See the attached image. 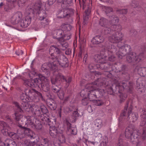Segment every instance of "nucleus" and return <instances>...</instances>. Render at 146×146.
<instances>
[{"label": "nucleus", "instance_id": "5", "mask_svg": "<svg viewBox=\"0 0 146 146\" xmlns=\"http://www.w3.org/2000/svg\"><path fill=\"white\" fill-rule=\"evenodd\" d=\"M140 133L134 130L133 127H128L125 130V137L129 139L133 144H136V146H139V135Z\"/></svg>", "mask_w": 146, "mask_h": 146}, {"label": "nucleus", "instance_id": "57", "mask_svg": "<svg viewBox=\"0 0 146 146\" xmlns=\"http://www.w3.org/2000/svg\"><path fill=\"white\" fill-rule=\"evenodd\" d=\"M143 68L141 67H140L138 66H137L135 69V71H137L138 73L141 76H142L141 74V71L142 70Z\"/></svg>", "mask_w": 146, "mask_h": 146}, {"label": "nucleus", "instance_id": "55", "mask_svg": "<svg viewBox=\"0 0 146 146\" xmlns=\"http://www.w3.org/2000/svg\"><path fill=\"white\" fill-rule=\"evenodd\" d=\"M108 142V141L107 140H104L100 143L99 146H106Z\"/></svg>", "mask_w": 146, "mask_h": 146}, {"label": "nucleus", "instance_id": "6", "mask_svg": "<svg viewBox=\"0 0 146 146\" xmlns=\"http://www.w3.org/2000/svg\"><path fill=\"white\" fill-rule=\"evenodd\" d=\"M72 78L70 77H65L61 73H58L54 77L51 78V81L52 84L59 85L61 81L63 82H65L66 87L67 88L72 80Z\"/></svg>", "mask_w": 146, "mask_h": 146}, {"label": "nucleus", "instance_id": "29", "mask_svg": "<svg viewBox=\"0 0 146 146\" xmlns=\"http://www.w3.org/2000/svg\"><path fill=\"white\" fill-rule=\"evenodd\" d=\"M57 38L58 39L60 42L61 41V40L63 36V34L65 33L62 29H58L56 31Z\"/></svg>", "mask_w": 146, "mask_h": 146}, {"label": "nucleus", "instance_id": "16", "mask_svg": "<svg viewBox=\"0 0 146 146\" xmlns=\"http://www.w3.org/2000/svg\"><path fill=\"white\" fill-rule=\"evenodd\" d=\"M42 1L39 0L36 1L34 4L33 7V9L31 8L27 9L26 13L28 14L33 15L35 12H38L42 9Z\"/></svg>", "mask_w": 146, "mask_h": 146}, {"label": "nucleus", "instance_id": "14", "mask_svg": "<svg viewBox=\"0 0 146 146\" xmlns=\"http://www.w3.org/2000/svg\"><path fill=\"white\" fill-rule=\"evenodd\" d=\"M128 103H127L126 105L125 106L123 113H121L119 117L120 119H122L124 116H125L127 114V109L128 107ZM132 107L131 106L129 109L127 115H128L129 119H130L132 122H134L137 119L138 117V114L136 113H133L131 114V117L130 115L131 113V110Z\"/></svg>", "mask_w": 146, "mask_h": 146}, {"label": "nucleus", "instance_id": "63", "mask_svg": "<svg viewBox=\"0 0 146 146\" xmlns=\"http://www.w3.org/2000/svg\"><path fill=\"white\" fill-rule=\"evenodd\" d=\"M88 110L90 113L92 111V109L91 106H89L88 107Z\"/></svg>", "mask_w": 146, "mask_h": 146}, {"label": "nucleus", "instance_id": "19", "mask_svg": "<svg viewBox=\"0 0 146 146\" xmlns=\"http://www.w3.org/2000/svg\"><path fill=\"white\" fill-rule=\"evenodd\" d=\"M63 35V36L60 43L63 48L62 49L64 50L68 47L67 43L64 42V41L70 39L71 38V35L69 32L64 33Z\"/></svg>", "mask_w": 146, "mask_h": 146}, {"label": "nucleus", "instance_id": "18", "mask_svg": "<svg viewBox=\"0 0 146 146\" xmlns=\"http://www.w3.org/2000/svg\"><path fill=\"white\" fill-rule=\"evenodd\" d=\"M26 16L25 18L21 21L20 25L23 28H25L27 27L30 24L31 21L32 15L28 14L26 11Z\"/></svg>", "mask_w": 146, "mask_h": 146}, {"label": "nucleus", "instance_id": "31", "mask_svg": "<svg viewBox=\"0 0 146 146\" xmlns=\"http://www.w3.org/2000/svg\"><path fill=\"white\" fill-rule=\"evenodd\" d=\"M72 0H57V1L59 3H62V6L63 7H66L69 4L72 2Z\"/></svg>", "mask_w": 146, "mask_h": 146}, {"label": "nucleus", "instance_id": "53", "mask_svg": "<svg viewBox=\"0 0 146 146\" xmlns=\"http://www.w3.org/2000/svg\"><path fill=\"white\" fill-rule=\"evenodd\" d=\"M24 143L27 146H32L33 143L30 142L29 140H26L24 141Z\"/></svg>", "mask_w": 146, "mask_h": 146}, {"label": "nucleus", "instance_id": "24", "mask_svg": "<svg viewBox=\"0 0 146 146\" xmlns=\"http://www.w3.org/2000/svg\"><path fill=\"white\" fill-rule=\"evenodd\" d=\"M38 78H35L33 80V84L35 86L34 87H38L40 88V86L42 84L44 80H42V77H44L41 74H40L38 76Z\"/></svg>", "mask_w": 146, "mask_h": 146}, {"label": "nucleus", "instance_id": "4", "mask_svg": "<svg viewBox=\"0 0 146 146\" xmlns=\"http://www.w3.org/2000/svg\"><path fill=\"white\" fill-rule=\"evenodd\" d=\"M24 119L25 121L24 126L23 125L24 123H21V122H19V123L18 125V126L20 128L19 129L20 130V132L21 134H25V135H27L31 139H34L36 137L35 134L30 129L27 128L28 127H31L34 125L35 120L34 117L29 115L25 116Z\"/></svg>", "mask_w": 146, "mask_h": 146}, {"label": "nucleus", "instance_id": "7", "mask_svg": "<svg viewBox=\"0 0 146 146\" xmlns=\"http://www.w3.org/2000/svg\"><path fill=\"white\" fill-rule=\"evenodd\" d=\"M44 115L41 117V119L43 121L44 124H48L50 126L49 133L50 136L53 138H55L57 134V128L54 126H52V122L51 121L49 117H47Z\"/></svg>", "mask_w": 146, "mask_h": 146}, {"label": "nucleus", "instance_id": "21", "mask_svg": "<svg viewBox=\"0 0 146 146\" xmlns=\"http://www.w3.org/2000/svg\"><path fill=\"white\" fill-rule=\"evenodd\" d=\"M42 80H44V81L41 84L40 88L44 92H47L49 91L50 89L49 80L45 77H42Z\"/></svg>", "mask_w": 146, "mask_h": 146}, {"label": "nucleus", "instance_id": "39", "mask_svg": "<svg viewBox=\"0 0 146 146\" xmlns=\"http://www.w3.org/2000/svg\"><path fill=\"white\" fill-rule=\"evenodd\" d=\"M104 33L106 34H112V35L113 34V32L112 30H111L110 28L107 27H104Z\"/></svg>", "mask_w": 146, "mask_h": 146}, {"label": "nucleus", "instance_id": "36", "mask_svg": "<svg viewBox=\"0 0 146 146\" xmlns=\"http://www.w3.org/2000/svg\"><path fill=\"white\" fill-rule=\"evenodd\" d=\"M24 81V84L26 86L31 88H34L35 86L33 84V82H31L32 81L31 80H25Z\"/></svg>", "mask_w": 146, "mask_h": 146}, {"label": "nucleus", "instance_id": "51", "mask_svg": "<svg viewBox=\"0 0 146 146\" xmlns=\"http://www.w3.org/2000/svg\"><path fill=\"white\" fill-rule=\"evenodd\" d=\"M95 104L97 106H100L102 105L103 103L102 101L100 100H96L94 102Z\"/></svg>", "mask_w": 146, "mask_h": 146}, {"label": "nucleus", "instance_id": "3", "mask_svg": "<svg viewBox=\"0 0 146 146\" xmlns=\"http://www.w3.org/2000/svg\"><path fill=\"white\" fill-rule=\"evenodd\" d=\"M113 26V33L108 38L109 40L112 43L118 42L117 47L119 48V51H117L116 54L120 58H122L123 56L126 54L127 51L130 50V46L127 44L121 43L120 41L122 40L123 35L120 32L121 30V26L119 24L112 25Z\"/></svg>", "mask_w": 146, "mask_h": 146}, {"label": "nucleus", "instance_id": "26", "mask_svg": "<svg viewBox=\"0 0 146 146\" xmlns=\"http://www.w3.org/2000/svg\"><path fill=\"white\" fill-rule=\"evenodd\" d=\"M104 40V39L103 36L98 35L94 37L91 41L94 44H98L102 42Z\"/></svg>", "mask_w": 146, "mask_h": 146}, {"label": "nucleus", "instance_id": "28", "mask_svg": "<svg viewBox=\"0 0 146 146\" xmlns=\"http://www.w3.org/2000/svg\"><path fill=\"white\" fill-rule=\"evenodd\" d=\"M141 117V120L140 123V125L143 126L146 124V109L142 110Z\"/></svg>", "mask_w": 146, "mask_h": 146}, {"label": "nucleus", "instance_id": "58", "mask_svg": "<svg viewBox=\"0 0 146 146\" xmlns=\"http://www.w3.org/2000/svg\"><path fill=\"white\" fill-rule=\"evenodd\" d=\"M23 53V51L22 50H18L17 51H16L15 52V53L18 56L22 55Z\"/></svg>", "mask_w": 146, "mask_h": 146}, {"label": "nucleus", "instance_id": "23", "mask_svg": "<svg viewBox=\"0 0 146 146\" xmlns=\"http://www.w3.org/2000/svg\"><path fill=\"white\" fill-rule=\"evenodd\" d=\"M26 0H20L17 1V0H15L14 2L13 1H11L12 2L13 4V6H9V5L6 6L5 7V9L7 8L8 9H10L12 8L13 7H14L17 4L19 5V7L23 6L25 4Z\"/></svg>", "mask_w": 146, "mask_h": 146}, {"label": "nucleus", "instance_id": "37", "mask_svg": "<svg viewBox=\"0 0 146 146\" xmlns=\"http://www.w3.org/2000/svg\"><path fill=\"white\" fill-rule=\"evenodd\" d=\"M40 146H48V140L47 138L42 139L41 140Z\"/></svg>", "mask_w": 146, "mask_h": 146}, {"label": "nucleus", "instance_id": "59", "mask_svg": "<svg viewBox=\"0 0 146 146\" xmlns=\"http://www.w3.org/2000/svg\"><path fill=\"white\" fill-rule=\"evenodd\" d=\"M35 73L34 72H30L29 74V77L31 79H32L35 76Z\"/></svg>", "mask_w": 146, "mask_h": 146}, {"label": "nucleus", "instance_id": "30", "mask_svg": "<svg viewBox=\"0 0 146 146\" xmlns=\"http://www.w3.org/2000/svg\"><path fill=\"white\" fill-rule=\"evenodd\" d=\"M119 19L118 17L114 15H112L110 17V22L112 25L117 24L119 22Z\"/></svg>", "mask_w": 146, "mask_h": 146}, {"label": "nucleus", "instance_id": "54", "mask_svg": "<svg viewBox=\"0 0 146 146\" xmlns=\"http://www.w3.org/2000/svg\"><path fill=\"white\" fill-rule=\"evenodd\" d=\"M82 103L84 106L86 105L88 103V100L87 98L83 99L82 100Z\"/></svg>", "mask_w": 146, "mask_h": 146}, {"label": "nucleus", "instance_id": "33", "mask_svg": "<svg viewBox=\"0 0 146 146\" xmlns=\"http://www.w3.org/2000/svg\"><path fill=\"white\" fill-rule=\"evenodd\" d=\"M61 28L65 33H66L71 30L72 26L69 24H64L61 25Z\"/></svg>", "mask_w": 146, "mask_h": 146}, {"label": "nucleus", "instance_id": "22", "mask_svg": "<svg viewBox=\"0 0 146 146\" xmlns=\"http://www.w3.org/2000/svg\"><path fill=\"white\" fill-rule=\"evenodd\" d=\"M106 56H102L100 60V62L101 64H100V67L102 69L107 70L109 69L111 66V65L106 63L107 61L105 59H107Z\"/></svg>", "mask_w": 146, "mask_h": 146}, {"label": "nucleus", "instance_id": "62", "mask_svg": "<svg viewBox=\"0 0 146 146\" xmlns=\"http://www.w3.org/2000/svg\"><path fill=\"white\" fill-rule=\"evenodd\" d=\"M62 108H60L59 109V110H58V114L59 115V117L61 118L62 117Z\"/></svg>", "mask_w": 146, "mask_h": 146}, {"label": "nucleus", "instance_id": "15", "mask_svg": "<svg viewBox=\"0 0 146 146\" xmlns=\"http://www.w3.org/2000/svg\"><path fill=\"white\" fill-rule=\"evenodd\" d=\"M126 59L129 63H131L134 61L138 62L144 59V54L143 53H141L138 55H137L135 53L130 54L127 56Z\"/></svg>", "mask_w": 146, "mask_h": 146}, {"label": "nucleus", "instance_id": "49", "mask_svg": "<svg viewBox=\"0 0 146 146\" xmlns=\"http://www.w3.org/2000/svg\"><path fill=\"white\" fill-rule=\"evenodd\" d=\"M142 137L143 140L146 138V127H144L143 129V132L142 134Z\"/></svg>", "mask_w": 146, "mask_h": 146}, {"label": "nucleus", "instance_id": "46", "mask_svg": "<svg viewBox=\"0 0 146 146\" xmlns=\"http://www.w3.org/2000/svg\"><path fill=\"white\" fill-rule=\"evenodd\" d=\"M41 25L44 27H46L49 24V22L48 20L46 19L45 20H43L41 22Z\"/></svg>", "mask_w": 146, "mask_h": 146}, {"label": "nucleus", "instance_id": "10", "mask_svg": "<svg viewBox=\"0 0 146 146\" xmlns=\"http://www.w3.org/2000/svg\"><path fill=\"white\" fill-rule=\"evenodd\" d=\"M98 82H99L98 81H95L91 84H88L86 86L85 90L89 92L88 93V96L90 100H93L98 97L94 87L95 85L96 86Z\"/></svg>", "mask_w": 146, "mask_h": 146}, {"label": "nucleus", "instance_id": "11", "mask_svg": "<svg viewBox=\"0 0 146 146\" xmlns=\"http://www.w3.org/2000/svg\"><path fill=\"white\" fill-rule=\"evenodd\" d=\"M32 112L36 116L40 117V119L42 121H43L41 119V117L43 115L44 116L49 117L46 113L48 111L46 108L44 106H42L40 107L36 105H33L32 107Z\"/></svg>", "mask_w": 146, "mask_h": 146}, {"label": "nucleus", "instance_id": "35", "mask_svg": "<svg viewBox=\"0 0 146 146\" xmlns=\"http://www.w3.org/2000/svg\"><path fill=\"white\" fill-rule=\"evenodd\" d=\"M108 22V21L106 18L101 17L99 21V24L102 27H105Z\"/></svg>", "mask_w": 146, "mask_h": 146}, {"label": "nucleus", "instance_id": "52", "mask_svg": "<svg viewBox=\"0 0 146 146\" xmlns=\"http://www.w3.org/2000/svg\"><path fill=\"white\" fill-rule=\"evenodd\" d=\"M52 90L53 92L56 93H58L60 90L59 88L57 87V86L55 87H53L52 88Z\"/></svg>", "mask_w": 146, "mask_h": 146}, {"label": "nucleus", "instance_id": "34", "mask_svg": "<svg viewBox=\"0 0 146 146\" xmlns=\"http://www.w3.org/2000/svg\"><path fill=\"white\" fill-rule=\"evenodd\" d=\"M47 106L52 110H55L56 108V104L50 100V101H47L46 103Z\"/></svg>", "mask_w": 146, "mask_h": 146}, {"label": "nucleus", "instance_id": "8", "mask_svg": "<svg viewBox=\"0 0 146 146\" xmlns=\"http://www.w3.org/2000/svg\"><path fill=\"white\" fill-rule=\"evenodd\" d=\"M108 50H106L105 51V54H103V52H101V55L102 56L104 57V56H106L107 59H105L106 60L107 59L111 62H114L116 60V57L114 55V53L116 51V47L113 45H111V46H109L107 47Z\"/></svg>", "mask_w": 146, "mask_h": 146}, {"label": "nucleus", "instance_id": "9", "mask_svg": "<svg viewBox=\"0 0 146 146\" xmlns=\"http://www.w3.org/2000/svg\"><path fill=\"white\" fill-rule=\"evenodd\" d=\"M26 94L23 93L20 96V99L22 100L21 105L20 106L19 104L17 102H14L13 104L17 107V110L20 112L23 111V109L27 110L29 108L28 102H29V98H27Z\"/></svg>", "mask_w": 146, "mask_h": 146}, {"label": "nucleus", "instance_id": "32", "mask_svg": "<svg viewBox=\"0 0 146 146\" xmlns=\"http://www.w3.org/2000/svg\"><path fill=\"white\" fill-rule=\"evenodd\" d=\"M36 13H38L40 17V19L41 20H42L47 16L46 12L44 10L42 9L40 11Z\"/></svg>", "mask_w": 146, "mask_h": 146}, {"label": "nucleus", "instance_id": "38", "mask_svg": "<svg viewBox=\"0 0 146 146\" xmlns=\"http://www.w3.org/2000/svg\"><path fill=\"white\" fill-rule=\"evenodd\" d=\"M104 11L107 14L112 12L113 9L111 7H104L103 8Z\"/></svg>", "mask_w": 146, "mask_h": 146}, {"label": "nucleus", "instance_id": "40", "mask_svg": "<svg viewBox=\"0 0 146 146\" xmlns=\"http://www.w3.org/2000/svg\"><path fill=\"white\" fill-rule=\"evenodd\" d=\"M57 95L59 98L61 100H62L64 98V93L63 91L60 90L59 92L58 93Z\"/></svg>", "mask_w": 146, "mask_h": 146}, {"label": "nucleus", "instance_id": "13", "mask_svg": "<svg viewBox=\"0 0 146 146\" xmlns=\"http://www.w3.org/2000/svg\"><path fill=\"white\" fill-rule=\"evenodd\" d=\"M24 92L29 98L30 102L32 100H34L37 98L38 99L42 98V94L35 89L27 88L25 89Z\"/></svg>", "mask_w": 146, "mask_h": 146}, {"label": "nucleus", "instance_id": "60", "mask_svg": "<svg viewBox=\"0 0 146 146\" xmlns=\"http://www.w3.org/2000/svg\"><path fill=\"white\" fill-rule=\"evenodd\" d=\"M56 0H48V4L49 5H51L55 2Z\"/></svg>", "mask_w": 146, "mask_h": 146}, {"label": "nucleus", "instance_id": "20", "mask_svg": "<svg viewBox=\"0 0 146 146\" xmlns=\"http://www.w3.org/2000/svg\"><path fill=\"white\" fill-rule=\"evenodd\" d=\"M69 4L67 7H63L62 6V4H61V7L64 10L62 11H59L58 13V14H60V18H63L66 17L67 18H68L69 17H71L72 14V13L71 12L70 13V9L68 8V7L69 6Z\"/></svg>", "mask_w": 146, "mask_h": 146}, {"label": "nucleus", "instance_id": "44", "mask_svg": "<svg viewBox=\"0 0 146 146\" xmlns=\"http://www.w3.org/2000/svg\"><path fill=\"white\" fill-rule=\"evenodd\" d=\"M122 74L123 76L125 78V79L126 80H128L130 78L129 74L126 71H124L122 72Z\"/></svg>", "mask_w": 146, "mask_h": 146}, {"label": "nucleus", "instance_id": "64", "mask_svg": "<svg viewBox=\"0 0 146 146\" xmlns=\"http://www.w3.org/2000/svg\"><path fill=\"white\" fill-rule=\"evenodd\" d=\"M94 65L92 64H90L88 66V68L89 69H92L94 68Z\"/></svg>", "mask_w": 146, "mask_h": 146}, {"label": "nucleus", "instance_id": "45", "mask_svg": "<svg viewBox=\"0 0 146 146\" xmlns=\"http://www.w3.org/2000/svg\"><path fill=\"white\" fill-rule=\"evenodd\" d=\"M122 136L121 135L119 137L118 143L116 146H124L123 145V139H122Z\"/></svg>", "mask_w": 146, "mask_h": 146}, {"label": "nucleus", "instance_id": "2", "mask_svg": "<svg viewBox=\"0 0 146 146\" xmlns=\"http://www.w3.org/2000/svg\"><path fill=\"white\" fill-rule=\"evenodd\" d=\"M50 58L53 60L52 63L43 64L41 67L42 70L44 72H47L49 69H56L58 64L63 67H65L67 63V58L65 57L59 48L54 46H51L49 48Z\"/></svg>", "mask_w": 146, "mask_h": 146}, {"label": "nucleus", "instance_id": "43", "mask_svg": "<svg viewBox=\"0 0 146 146\" xmlns=\"http://www.w3.org/2000/svg\"><path fill=\"white\" fill-rule=\"evenodd\" d=\"M79 116V113L77 111H73L72 114V117L75 120Z\"/></svg>", "mask_w": 146, "mask_h": 146}, {"label": "nucleus", "instance_id": "50", "mask_svg": "<svg viewBox=\"0 0 146 146\" xmlns=\"http://www.w3.org/2000/svg\"><path fill=\"white\" fill-rule=\"evenodd\" d=\"M15 116L16 117V119L17 121H19L20 119H21L23 117L22 115L20 113H15Z\"/></svg>", "mask_w": 146, "mask_h": 146}, {"label": "nucleus", "instance_id": "12", "mask_svg": "<svg viewBox=\"0 0 146 146\" xmlns=\"http://www.w3.org/2000/svg\"><path fill=\"white\" fill-rule=\"evenodd\" d=\"M20 130L18 129L17 134L13 132H8V129L5 127L2 130L1 132L4 135H8L14 140L19 141L25 137V134H21Z\"/></svg>", "mask_w": 146, "mask_h": 146}, {"label": "nucleus", "instance_id": "1", "mask_svg": "<svg viewBox=\"0 0 146 146\" xmlns=\"http://www.w3.org/2000/svg\"><path fill=\"white\" fill-rule=\"evenodd\" d=\"M106 80L105 78H104V82H102L101 79H98L96 81H99V82L98 83L97 85H95L94 87L96 91V93L98 95V97H101L105 93V91L104 89H99L98 88V87L100 86L101 87H106V90L108 94H111L113 92H115L117 91L121 93V95L119 96L120 102H122L124 101L126 99L127 96L126 94H123L121 92L124 89H127L131 90L133 86L132 83L127 81L119 82V78L116 77L113 79L114 84L111 87L106 85V82L105 81Z\"/></svg>", "mask_w": 146, "mask_h": 146}, {"label": "nucleus", "instance_id": "56", "mask_svg": "<svg viewBox=\"0 0 146 146\" xmlns=\"http://www.w3.org/2000/svg\"><path fill=\"white\" fill-rule=\"evenodd\" d=\"M138 91L139 92H142L145 91V88L144 86L142 85L140 87L138 88Z\"/></svg>", "mask_w": 146, "mask_h": 146}, {"label": "nucleus", "instance_id": "61", "mask_svg": "<svg viewBox=\"0 0 146 146\" xmlns=\"http://www.w3.org/2000/svg\"><path fill=\"white\" fill-rule=\"evenodd\" d=\"M0 125L3 128L7 126L6 123L3 121H0Z\"/></svg>", "mask_w": 146, "mask_h": 146}, {"label": "nucleus", "instance_id": "27", "mask_svg": "<svg viewBox=\"0 0 146 146\" xmlns=\"http://www.w3.org/2000/svg\"><path fill=\"white\" fill-rule=\"evenodd\" d=\"M58 139V141H57V142H55L54 141L53 142L55 146H59L60 143H64L65 142V137L61 133L59 135Z\"/></svg>", "mask_w": 146, "mask_h": 146}, {"label": "nucleus", "instance_id": "41", "mask_svg": "<svg viewBox=\"0 0 146 146\" xmlns=\"http://www.w3.org/2000/svg\"><path fill=\"white\" fill-rule=\"evenodd\" d=\"M42 127V125L40 123H38L36 125L34 124L31 127L34 129L40 130L41 129Z\"/></svg>", "mask_w": 146, "mask_h": 146}, {"label": "nucleus", "instance_id": "48", "mask_svg": "<svg viewBox=\"0 0 146 146\" xmlns=\"http://www.w3.org/2000/svg\"><path fill=\"white\" fill-rule=\"evenodd\" d=\"M117 12L121 14H126L127 12V9H118L117 10Z\"/></svg>", "mask_w": 146, "mask_h": 146}, {"label": "nucleus", "instance_id": "17", "mask_svg": "<svg viewBox=\"0 0 146 146\" xmlns=\"http://www.w3.org/2000/svg\"><path fill=\"white\" fill-rule=\"evenodd\" d=\"M22 17V14L21 12H17L12 14L11 22L13 25L18 24L21 20Z\"/></svg>", "mask_w": 146, "mask_h": 146}, {"label": "nucleus", "instance_id": "25", "mask_svg": "<svg viewBox=\"0 0 146 146\" xmlns=\"http://www.w3.org/2000/svg\"><path fill=\"white\" fill-rule=\"evenodd\" d=\"M67 125V131L70 132L72 134L75 135L77 134V130L76 127H71V124L68 121H66Z\"/></svg>", "mask_w": 146, "mask_h": 146}, {"label": "nucleus", "instance_id": "42", "mask_svg": "<svg viewBox=\"0 0 146 146\" xmlns=\"http://www.w3.org/2000/svg\"><path fill=\"white\" fill-rule=\"evenodd\" d=\"M95 125L98 127H101L102 125V121L99 119L96 120L95 121Z\"/></svg>", "mask_w": 146, "mask_h": 146}, {"label": "nucleus", "instance_id": "47", "mask_svg": "<svg viewBox=\"0 0 146 146\" xmlns=\"http://www.w3.org/2000/svg\"><path fill=\"white\" fill-rule=\"evenodd\" d=\"M103 74L107 77L111 78L112 77L111 74L108 71H105L103 72Z\"/></svg>", "mask_w": 146, "mask_h": 146}]
</instances>
